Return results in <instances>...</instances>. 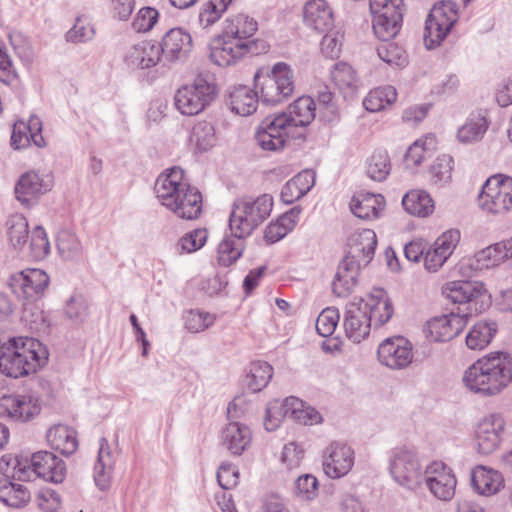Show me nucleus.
I'll list each match as a JSON object with an SVG mask.
<instances>
[{
  "label": "nucleus",
  "instance_id": "f257e3e1",
  "mask_svg": "<svg viewBox=\"0 0 512 512\" xmlns=\"http://www.w3.org/2000/svg\"><path fill=\"white\" fill-rule=\"evenodd\" d=\"M154 191L160 203L179 218L194 220L202 212L201 193L184 179V171L179 167L160 174Z\"/></svg>",
  "mask_w": 512,
  "mask_h": 512
},
{
  "label": "nucleus",
  "instance_id": "f03ea898",
  "mask_svg": "<svg viewBox=\"0 0 512 512\" xmlns=\"http://www.w3.org/2000/svg\"><path fill=\"white\" fill-rule=\"evenodd\" d=\"M376 245V233L371 229L357 231L348 238L347 253L332 282V291L336 296L347 297L353 292L360 270L374 257Z\"/></svg>",
  "mask_w": 512,
  "mask_h": 512
},
{
  "label": "nucleus",
  "instance_id": "7ed1b4c3",
  "mask_svg": "<svg viewBox=\"0 0 512 512\" xmlns=\"http://www.w3.org/2000/svg\"><path fill=\"white\" fill-rule=\"evenodd\" d=\"M48 350L39 340L30 337L12 338L0 346V372L19 378L37 372L48 361Z\"/></svg>",
  "mask_w": 512,
  "mask_h": 512
},
{
  "label": "nucleus",
  "instance_id": "20e7f679",
  "mask_svg": "<svg viewBox=\"0 0 512 512\" xmlns=\"http://www.w3.org/2000/svg\"><path fill=\"white\" fill-rule=\"evenodd\" d=\"M511 369V357L502 352L496 353L469 366L464 372L463 383L473 393L492 396L511 382Z\"/></svg>",
  "mask_w": 512,
  "mask_h": 512
},
{
  "label": "nucleus",
  "instance_id": "39448f33",
  "mask_svg": "<svg viewBox=\"0 0 512 512\" xmlns=\"http://www.w3.org/2000/svg\"><path fill=\"white\" fill-rule=\"evenodd\" d=\"M272 208L273 197L269 194L235 200L229 218L230 231L235 237H248L269 217Z\"/></svg>",
  "mask_w": 512,
  "mask_h": 512
},
{
  "label": "nucleus",
  "instance_id": "423d86ee",
  "mask_svg": "<svg viewBox=\"0 0 512 512\" xmlns=\"http://www.w3.org/2000/svg\"><path fill=\"white\" fill-rule=\"evenodd\" d=\"M388 470L392 479L407 490H416L424 483V466L414 449L397 447L391 450Z\"/></svg>",
  "mask_w": 512,
  "mask_h": 512
},
{
  "label": "nucleus",
  "instance_id": "0eeeda50",
  "mask_svg": "<svg viewBox=\"0 0 512 512\" xmlns=\"http://www.w3.org/2000/svg\"><path fill=\"white\" fill-rule=\"evenodd\" d=\"M255 87L260 90V100L267 105H276L287 100L294 92V74L289 65L276 63L270 73L254 76Z\"/></svg>",
  "mask_w": 512,
  "mask_h": 512
},
{
  "label": "nucleus",
  "instance_id": "6e6552de",
  "mask_svg": "<svg viewBox=\"0 0 512 512\" xmlns=\"http://www.w3.org/2000/svg\"><path fill=\"white\" fill-rule=\"evenodd\" d=\"M457 4L453 1L436 3L427 16L424 29V43L432 49L446 38L453 25L457 22Z\"/></svg>",
  "mask_w": 512,
  "mask_h": 512
},
{
  "label": "nucleus",
  "instance_id": "1a4fd4ad",
  "mask_svg": "<svg viewBox=\"0 0 512 512\" xmlns=\"http://www.w3.org/2000/svg\"><path fill=\"white\" fill-rule=\"evenodd\" d=\"M443 295L453 303L467 304V314H477L490 306V294L482 282L456 280L448 282L442 290Z\"/></svg>",
  "mask_w": 512,
  "mask_h": 512
},
{
  "label": "nucleus",
  "instance_id": "9d476101",
  "mask_svg": "<svg viewBox=\"0 0 512 512\" xmlns=\"http://www.w3.org/2000/svg\"><path fill=\"white\" fill-rule=\"evenodd\" d=\"M47 273L41 269H27L12 274L8 279L11 292L22 302L24 310L43 297L49 285Z\"/></svg>",
  "mask_w": 512,
  "mask_h": 512
},
{
  "label": "nucleus",
  "instance_id": "9b49d317",
  "mask_svg": "<svg viewBox=\"0 0 512 512\" xmlns=\"http://www.w3.org/2000/svg\"><path fill=\"white\" fill-rule=\"evenodd\" d=\"M482 210L491 214H504L512 208V178L493 176L486 180L478 197Z\"/></svg>",
  "mask_w": 512,
  "mask_h": 512
},
{
  "label": "nucleus",
  "instance_id": "f8f14e48",
  "mask_svg": "<svg viewBox=\"0 0 512 512\" xmlns=\"http://www.w3.org/2000/svg\"><path fill=\"white\" fill-rule=\"evenodd\" d=\"M215 87L203 78H197L191 85L179 88L175 94V106L183 115L202 112L214 99Z\"/></svg>",
  "mask_w": 512,
  "mask_h": 512
},
{
  "label": "nucleus",
  "instance_id": "ddd939ff",
  "mask_svg": "<svg viewBox=\"0 0 512 512\" xmlns=\"http://www.w3.org/2000/svg\"><path fill=\"white\" fill-rule=\"evenodd\" d=\"M287 121L280 114L264 118L255 132L257 144L265 151L276 152L283 149L289 136H293V130L288 127Z\"/></svg>",
  "mask_w": 512,
  "mask_h": 512
},
{
  "label": "nucleus",
  "instance_id": "4468645a",
  "mask_svg": "<svg viewBox=\"0 0 512 512\" xmlns=\"http://www.w3.org/2000/svg\"><path fill=\"white\" fill-rule=\"evenodd\" d=\"M505 425L504 417L499 413L488 414L480 420L476 429V441L480 454L489 455L499 448Z\"/></svg>",
  "mask_w": 512,
  "mask_h": 512
},
{
  "label": "nucleus",
  "instance_id": "2eb2a0df",
  "mask_svg": "<svg viewBox=\"0 0 512 512\" xmlns=\"http://www.w3.org/2000/svg\"><path fill=\"white\" fill-rule=\"evenodd\" d=\"M377 355L380 363L386 367L404 369L413 359L412 344L401 336L387 338L379 345Z\"/></svg>",
  "mask_w": 512,
  "mask_h": 512
},
{
  "label": "nucleus",
  "instance_id": "dca6fc26",
  "mask_svg": "<svg viewBox=\"0 0 512 512\" xmlns=\"http://www.w3.org/2000/svg\"><path fill=\"white\" fill-rule=\"evenodd\" d=\"M30 467L29 481L33 477L42 478L49 482L61 483L65 479L66 466L62 459L49 451H38L27 460Z\"/></svg>",
  "mask_w": 512,
  "mask_h": 512
},
{
  "label": "nucleus",
  "instance_id": "f3484780",
  "mask_svg": "<svg viewBox=\"0 0 512 512\" xmlns=\"http://www.w3.org/2000/svg\"><path fill=\"white\" fill-rule=\"evenodd\" d=\"M354 451L343 442H332L323 454V470L331 479L347 475L354 465Z\"/></svg>",
  "mask_w": 512,
  "mask_h": 512
},
{
  "label": "nucleus",
  "instance_id": "a211bd4d",
  "mask_svg": "<svg viewBox=\"0 0 512 512\" xmlns=\"http://www.w3.org/2000/svg\"><path fill=\"white\" fill-rule=\"evenodd\" d=\"M424 482L439 500L448 501L455 494L456 478L441 462H434L425 469Z\"/></svg>",
  "mask_w": 512,
  "mask_h": 512
},
{
  "label": "nucleus",
  "instance_id": "6ab92c4d",
  "mask_svg": "<svg viewBox=\"0 0 512 512\" xmlns=\"http://www.w3.org/2000/svg\"><path fill=\"white\" fill-rule=\"evenodd\" d=\"M402 0H390V4L379 13H373V31L379 40H391L400 31L402 25Z\"/></svg>",
  "mask_w": 512,
  "mask_h": 512
},
{
  "label": "nucleus",
  "instance_id": "aec40b11",
  "mask_svg": "<svg viewBox=\"0 0 512 512\" xmlns=\"http://www.w3.org/2000/svg\"><path fill=\"white\" fill-rule=\"evenodd\" d=\"M363 312H366L371 327L379 328L392 317L394 310L387 293L380 288L373 289L365 298L357 301Z\"/></svg>",
  "mask_w": 512,
  "mask_h": 512
},
{
  "label": "nucleus",
  "instance_id": "412c9836",
  "mask_svg": "<svg viewBox=\"0 0 512 512\" xmlns=\"http://www.w3.org/2000/svg\"><path fill=\"white\" fill-rule=\"evenodd\" d=\"M468 314L450 313L428 321L426 332L431 341L445 342L453 339L464 329Z\"/></svg>",
  "mask_w": 512,
  "mask_h": 512
},
{
  "label": "nucleus",
  "instance_id": "4be33fe9",
  "mask_svg": "<svg viewBox=\"0 0 512 512\" xmlns=\"http://www.w3.org/2000/svg\"><path fill=\"white\" fill-rule=\"evenodd\" d=\"M51 189V182L42 178L35 171H28L20 176L15 185L16 199L24 206H33L38 198Z\"/></svg>",
  "mask_w": 512,
  "mask_h": 512
},
{
  "label": "nucleus",
  "instance_id": "5701e85b",
  "mask_svg": "<svg viewBox=\"0 0 512 512\" xmlns=\"http://www.w3.org/2000/svg\"><path fill=\"white\" fill-rule=\"evenodd\" d=\"M158 46L160 54L168 61H184L192 51V37L182 28H173L166 32Z\"/></svg>",
  "mask_w": 512,
  "mask_h": 512
},
{
  "label": "nucleus",
  "instance_id": "b1692460",
  "mask_svg": "<svg viewBox=\"0 0 512 512\" xmlns=\"http://www.w3.org/2000/svg\"><path fill=\"white\" fill-rule=\"evenodd\" d=\"M0 416H6L14 421L26 422L39 414L40 406L37 400L29 395H12L3 397Z\"/></svg>",
  "mask_w": 512,
  "mask_h": 512
},
{
  "label": "nucleus",
  "instance_id": "393cba45",
  "mask_svg": "<svg viewBox=\"0 0 512 512\" xmlns=\"http://www.w3.org/2000/svg\"><path fill=\"white\" fill-rule=\"evenodd\" d=\"M209 48L210 60L220 67L230 66L243 57L242 41L225 37L223 33L212 40Z\"/></svg>",
  "mask_w": 512,
  "mask_h": 512
},
{
  "label": "nucleus",
  "instance_id": "a878e982",
  "mask_svg": "<svg viewBox=\"0 0 512 512\" xmlns=\"http://www.w3.org/2000/svg\"><path fill=\"white\" fill-rule=\"evenodd\" d=\"M304 23L317 32H327L334 25L333 11L325 0H309L303 9Z\"/></svg>",
  "mask_w": 512,
  "mask_h": 512
},
{
  "label": "nucleus",
  "instance_id": "bb28decb",
  "mask_svg": "<svg viewBox=\"0 0 512 512\" xmlns=\"http://www.w3.org/2000/svg\"><path fill=\"white\" fill-rule=\"evenodd\" d=\"M345 333L349 339L355 343L365 339L371 330V323L366 316V312L362 311L358 302L347 304L344 317Z\"/></svg>",
  "mask_w": 512,
  "mask_h": 512
},
{
  "label": "nucleus",
  "instance_id": "cd10ccee",
  "mask_svg": "<svg viewBox=\"0 0 512 512\" xmlns=\"http://www.w3.org/2000/svg\"><path fill=\"white\" fill-rule=\"evenodd\" d=\"M252 435L248 426L232 421L222 430L221 445L234 456H240L251 444Z\"/></svg>",
  "mask_w": 512,
  "mask_h": 512
},
{
  "label": "nucleus",
  "instance_id": "c85d7f7f",
  "mask_svg": "<svg viewBox=\"0 0 512 512\" xmlns=\"http://www.w3.org/2000/svg\"><path fill=\"white\" fill-rule=\"evenodd\" d=\"M350 209L360 219L374 220L384 211L385 199L381 194L359 192L352 197Z\"/></svg>",
  "mask_w": 512,
  "mask_h": 512
},
{
  "label": "nucleus",
  "instance_id": "c756f323",
  "mask_svg": "<svg viewBox=\"0 0 512 512\" xmlns=\"http://www.w3.org/2000/svg\"><path fill=\"white\" fill-rule=\"evenodd\" d=\"M316 103L310 96H301L289 105L287 112L279 113L286 117L291 130L309 125L316 116Z\"/></svg>",
  "mask_w": 512,
  "mask_h": 512
},
{
  "label": "nucleus",
  "instance_id": "7c9ffc66",
  "mask_svg": "<svg viewBox=\"0 0 512 512\" xmlns=\"http://www.w3.org/2000/svg\"><path fill=\"white\" fill-rule=\"evenodd\" d=\"M114 464L108 441L106 438H101L93 475L95 484L99 489L106 490L110 486Z\"/></svg>",
  "mask_w": 512,
  "mask_h": 512
},
{
  "label": "nucleus",
  "instance_id": "2f4dec72",
  "mask_svg": "<svg viewBox=\"0 0 512 512\" xmlns=\"http://www.w3.org/2000/svg\"><path fill=\"white\" fill-rule=\"evenodd\" d=\"M259 99L258 92L246 85H238L229 93V106L234 113L249 116L256 111Z\"/></svg>",
  "mask_w": 512,
  "mask_h": 512
},
{
  "label": "nucleus",
  "instance_id": "473e14b6",
  "mask_svg": "<svg viewBox=\"0 0 512 512\" xmlns=\"http://www.w3.org/2000/svg\"><path fill=\"white\" fill-rule=\"evenodd\" d=\"M503 482L502 475L494 469L477 466L471 472L472 486L481 495L489 496L499 492Z\"/></svg>",
  "mask_w": 512,
  "mask_h": 512
},
{
  "label": "nucleus",
  "instance_id": "72a5a7b5",
  "mask_svg": "<svg viewBox=\"0 0 512 512\" xmlns=\"http://www.w3.org/2000/svg\"><path fill=\"white\" fill-rule=\"evenodd\" d=\"M160 47L149 42H142L129 49L125 62L130 67L150 68L160 60Z\"/></svg>",
  "mask_w": 512,
  "mask_h": 512
},
{
  "label": "nucleus",
  "instance_id": "f704fd0d",
  "mask_svg": "<svg viewBox=\"0 0 512 512\" xmlns=\"http://www.w3.org/2000/svg\"><path fill=\"white\" fill-rule=\"evenodd\" d=\"M489 127V121L482 111L472 112L465 123L458 128L457 139L461 143L480 141Z\"/></svg>",
  "mask_w": 512,
  "mask_h": 512
},
{
  "label": "nucleus",
  "instance_id": "c9c22d12",
  "mask_svg": "<svg viewBox=\"0 0 512 512\" xmlns=\"http://www.w3.org/2000/svg\"><path fill=\"white\" fill-rule=\"evenodd\" d=\"M257 28L258 24L253 18L245 14H237L225 20L223 34L234 40L246 41L254 35Z\"/></svg>",
  "mask_w": 512,
  "mask_h": 512
},
{
  "label": "nucleus",
  "instance_id": "e433bc0d",
  "mask_svg": "<svg viewBox=\"0 0 512 512\" xmlns=\"http://www.w3.org/2000/svg\"><path fill=\"white\" fill-rule=\"evenodd\" d=\"M47 440L51 447L64 455H70L77 449L76 433L65 425H56L47 432Z\"/></svg>",
  "mask_w": 512,
  "mask_h": 512
},
{
  "label": "nucleus",
  "instance_id": "4c0bfd02",
  "mask_svg": "<svg viewBox=\"0 0 512 512\" xmlns=\"http://www.w3.org/2000/svg\"><path fill=\"white\" fill-rule=\"evenodd\" d=\"M190 144L199 152H206L217 143L216 129L212 122L199 121L191 130Z\"/></svg>",
  "mask_w": 512,
  "mask_h": 512
},
{
  "label": "nucleus",
  "instance_id": "58836bf2",
  "mask_svg": "<svg viewBox=\"0 0 512 512\" xmlns=\"http://www.w3.org/2000/svg\"><path fill=\"white\" fill-rule=\"evenodd\" d=\"M402 205L409 214L419 217L428 216L434 209L432 198L422 190L407 192L402 199Z\"/></svg>",
  "mask_w": 512,
  "mask_h": 512
},
{
  "label": "nucleus",
  "instance_id": "ea45409f",
  "mask_svg": "<svg viewBox=\"0 0 512 512\" xmlns=\"http://www.w3.org/2000/svg\"><path fill=\"white\" fill-rule=\"evenodd\" d=\"M56 246L60 256L65 260H78L82 257L83 247L77 235L68 228L59 230Z\"/></svg>",
  "mask_w": 512,
  "mask_h": 512
},
{
  "label": "nucleus",
  "instance_id": "a19ab883",
  "mask_svg": "<svg viewBox=\"0 0 512 512\" xmlns=\"http://www.w3.org/2000/svg\"><path fill=\"white\" fill-rule=\"evenodd\" d=\"M497 332L494 321H480L476 323L466 336V345L472 350L485 348Z\"/></svg>",
  "mask_w": 512,
  "mask_h": 512
},
{
  "label": "nucleus",
  "instance_id": "79ce46f5",
  "mask_svg": "<svg viewBox=\"0 0 512 512\" xmlns=\"http://www.w3.org/2000/svg\"><path fill=\"white\" fill-rule=\"evenodd\" d=\"M500 265L493 252L492 245L478 251L474 256L465 258L459 263V271L466 275V271H480Z\"/></svg>",
  "mask_w": 512,
  "mask_h": 512
},
{
  "label": "nucleus",
  "instance_id": "37998d69",
  "mask_svg": "<svg viewBox=\"0 0 512 512\" xmlns=\"http://www.w3.org/2000/svg\"><path fill=\"white\" fill-rule=\"evenodd\" d=\"M397 92L392 86H386L371 90L363 100V105L370 112L385 109L396 101Z\"/></svg>",
  "mask_w": 512,
  "mask_h": 512
},
{
  "label": "nucleus",
  "instance_id": "c03bdc74",
  "mask_svg": "<svg viewBox=\"0 0 512 512\" xmlns=\"http://www.w3.org/2000/svg\"><path fill=\"white\" fill-rule=\"evenodd\" d=\"M232 0H208L199 11L197 23L207 29L216 23L227 10Z\"/></svg>",
  "mask_w": 512,
  "mask_h": 512
},
{
  "label": "nucleus",
  "instance_id": "a18cd8bd",
  "mask_svg": "<svg viewBox=\"0 0 512 512\" xmlns=\"http://www.w3.org/2000/svg\"><path fill=\"white\" fill-rule=\"evenodd\" d=\"M245 238L235 237L231 232L218 245V261L223 266H230L241 255L244 250L243 240Z\"/></svg>",
  "mask_w": 512,
  "mask_h": 512
},
{
  "label": "nucleus",
  "instance_id": "49530a36",
  "mask_svg": "<svg viewBox=\"0 0 512 512\" xmlns=\"http://www.w3.org/2000/svg\"><path fill=\"white\" fill-rule=\"evenodd\" d=\"M288 405L291 406L290 419L304 425H313L320 423L322 417L313 407L307 406L302 400L290 396Z\"/></svg>",
  "mask_w": 512,
  "mask_h": 512
},
{
  "label": "nucleus",
  "instance_id": "de8ad7c7",
  "mask_svg": "<svg viewBox=\"0 0 512 512\" xmlns=\"http://www.w3.org/2000/svg\"><path fill=\"white\" fill-rule=\"evenodd\" d=\"M390 170V158L386 151H375L367 160L366 173L374 181L381 182L385 180Z\"/></svg>",
  "mask_w": 512,
  "mask_h": 512
},
{
  "label": "nucleus",
  "instance_id": "09e8293b",
  "mask_svg": "<svg viewBox=\"0 0 512 512\" xmlns=\"http://www.w3.org/2000/svg\"><path fill=\"white\" fill-rule=\"evenodd\" d=\"M0 473L5 477L12 473V477L20 481H29L30 467L27 466V459L5 454L0 458Z\"/></svg>",
  "mask_w": 512,
  "mask_h": 512
},
{
  "label": "nucleus",
  "instance_id": "8fccbe9b",
  "mask_svg": "<svg viewBox=\"0 0 512 512\" xmlns=\"http://www.w3.org/2000/svg\"><path fill=\"white\" fill-rule=\"evenodd\" d=\"M273 375L272 366L265 361L253 362L248 375V388L256 393L265 388Z\"/></svg>",
  "mask_w": 512,
  "mask_h": 512
},
{
  "label": "nucleus",
  "instance_id": "3c124183",
  "mask_svg": "<svg viewBox=\"0 0 512 512\" xmlns=\"http://www.w3.org/2000/svg\"><path fill=\"white\" fill-rule=\"evenodd\" d=\"M291 406L288 405V397L283 401L273 400L268 403L266 415L264 418V426L267 431L276 430L281 421L290 418Z\"/></svg>",
  "mask_w": 512,
  "mask_h": 512
},
{
  "label": "nucleus",
  "instance_id": "603ef678",
  "mask_svg": "<svg viewBox=\"0 0 512 512\" xmlns=\"http://www.w3.org/2000/svg\"><path fill=\"white\" fill-rule=\"evenodd\" d=\"M453 158L444 154L434 161L430 168L431 182L437 187H443L452 179Z\"/></svg>",
  "mask_w": 512,
  "mask_h": 512
},
{
  "label": "nucleus",
  "instance_id": "864d4df0",
  "mask_svg": "<svg viewBox=\"0 0 512 512\" xmlns=\"http://www.w3.org/2000/svg\"><path fill=\"white\" fill-rule=\"evenodd\" d=\"M382 43L377 47V54L379 58L391 65L402 67L408 62L406 51L399 45L389 40H381Z\"/></svg>",
  "mask_w": 512,
  "mask_h": 512
},
{
  "label": "nucleus",
  "instance_id": "5fc2aeb1",
  "mask_svg": "<svg viewBox=\"0 0 512 512\" xmlns=\"http://www.w3.org/2000/svg\"><path fill=\"white\" fill-rule=\"evenodd\" d=\"M6 225L10 242L15 248L21 249L29 237L26 218L21 215L12 216L7 220Z\"/></svg>",
  "mask_w": 512,
  "mask_h": 512
},
{
  "label": "nucleus",
  "instance_id": "6e6d98bb",
  "mask_svg": "<svg viewBox=\"0 0 512 512\" xmlns=\"http://www.w3.org/2000/svg\"><path fill=\"white\" fill-rule=\"evenodd\" d=\"M207 236L206 229H195L179 239L176 249L179 254L195 252L205 245Z\"/></svg>",
  "mask_w": 512,
  "mask_h": 512
},
{
  "label": "nucleus",
  "instance_id": "4d7b16f0",
  "mask_svg": "<svg viewBox=\"0 0 512 512\" xmlns=\"http://www.w3.org/2000/svg\"><path fill=\"white\" fill-rule=\"evenodd\" d=\"M332 80L340 89H352L357 86L355 70L347 63L341 62L334 66L331 72Z\"/></svg>",
  "mask_w": 512,
  "mask_h": 512
},
{
  "label": "nucleus",
  "instance_id": "13d9d810",
  "mask_svg": "<svg viewBox=\"0 0 512 512\" xmlns=\"http://www.w3.org/2000/svg\"><path fill=\"white\" fill-rule=\"evenodd\" d=\"M318 480L312 474L300 475L294 483V494L301 500H313L318 494Z\"/></svg>",
  "mask_w": 512,
  "mask_h": 512
},
{
  "label": "nucleus",
  "instance_id": "bf43d9fd",
  "mask_svg": "<svg viewBox=\"0 0 512 512\" xmlns=\"http://www.w3.org/2000/svg\"><path fill=\"white\" fill-rule=\"evenodd\" d=\"M429 138L425 140L419 139L416 140L407 150L404 163L406 168L414 169L419 166L424 160L430 157V149L426 147L427 141ZM432 142V139L430 138Z\"/></svg>",
  "mask_w": 512,
  "mask_h": 512
},
{
  "label": "nucleus",
  "instance_id": "052dcab7",
  "mask_svg": "<svg viewBox=\"0 0 512 512\" xmlns=\"http://www.w3.org/2000/svg\"><path fill=\"white\" fill-rule=\"evenodd\" d=\"M94 35L93 25L81 17H77L73 27L67 31L65 39L67 42L77 44L92 40Z\"/></svg>",
  "mask_w": 512,
  "mask_h": 512
},
{
  "label": "nucleus",
  "instance_id": "680f3d73",
  "mask_svg": "<svg viewBox=\"0 0 512 512\" xmlns=\"http://www.w3.org/2000/svg\"><path fill=\"white\" fill-rule=\"evenodd\" d=\"M339 321V313L335 308L324 309L316 319V330L322 337L332 335Z\"/></svg>",
  "mask_w": 512,
  "mask_h": 512
},
{
  "label": "nucleus",
  "instance_id": "e2e57ef3",
  "mask_svg": "<svg viewBox=\"0 0 512 512\" xmlns=\"http://www.w3.org/2000/svg\"><path fill=\"white\" fill-rule=\"evenodd\" d=\"M343 34L340 31L328 32L322 39L320 48L326 58L336 59L340 56Z\"/></svg>",
  "mask_w": 512,
  "mask_h": 512
},
{
  "label": "nucleus",
  "instance_id": "0e129e2a",
  "mask_svg": "<svg viewBox=\"0 0 512 512\" xmlns=\"http://www.w3.org/2000/svg\"><path fill=\"white\" fill-rule=\"evenodd\" d=\"M65 315L74 322H83L88 315V305L82 295H72L66 303Z\"/></svg>",
  "mask_w": 512,
  "mask_h": 512
},
{
  "label": "nucleus",
  "instance_id": "69168bd1",
  "mask_svg": "<svg viewBox=\"0 0 512 512\" xmlns=\"http://www.w3.org/2000/svg\"><path fill=\"white\" fill-rule=\"evenodd\" d=\"M215 317L206 312L191 310L185 320V327L193 333L202 332L213 325Z\"/></svg>",
  "mask_w": 512,
  "mask_h": 512
},
{
  "label": "nucleus",
  "instance_id": "338daca9",
  "mask_svg": "<svg viewBox=\"0 0 512 512\" xmlns=\"http://www.w3.org/2000/svg\"><path fill=\"white\" fill-rule=\"evenodd\" d=\"M158 17L159 13L155 8L143 7L137 12L132 26L137 32H147L154 27Z\"/></svg>",
  "mask_w": 512,
  "mask_h": 512
},
{
  "label": "nucleus",
  "instance_id": "774afa93",
  "mask_svg": "<svg viewBox=\"0 0 512 512\" xmlns=\"http://www.w3.org/2000/svg\"><path fill=\"white\" fill-rule=\"evenodd\" d=\"M318 106L320 113L327 121H333L338 116V107L334 102V95L328 89L324 87L318 92Z\"/></svg>",
  "mask_w": 512,
  "mask_h": 512
}]
</instances>
